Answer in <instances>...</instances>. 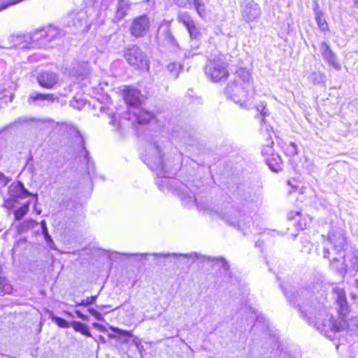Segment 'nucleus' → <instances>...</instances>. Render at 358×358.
I'll use <instances>...</instances> for the list:
<instances>
[{
	"instance_id": "obj_55",
	"label": "nucleus",
	"mask_w": 358,
	"mask_h": 358,
	"mask_svg": "<svg viewBox=\"0 0 358 358\" xmlns=\"http://www.w3.org/2000/svg\"><path fill=\"white\" fill-rule=\"evenodd\" d=\"M294 217V213H293L292 212H291V213H289L288 214V218H289V220H292V219H293Z\"/></svg>"
},
{
	"instance_id": "obj_42",
	"label": "nucleus",
	"mask_w": 358,
	"mask_h": 358,
	"mask_svg": "<svg viewBox=\"0 0 358 358\" xmlns=\"http://www.w3.org/2000/svg\"><path fill=\"white\" fill-rule=\"evenodd\" d=\"M256 108L257 111L260 113V114L263 117L268 116L269 115V112L268 108H266V102H260L257 106Z\"/></svg>"
},
{
	"instance_id": "obj_3",
	"label": "nucleus",
	"mask_w": 358,
	"mask_h": 358,
	"mask_svg": "<svg viewBox=\"0 0 358 358\" xmlns=\"http://www.w3.org/2000/svg\"><path fill=\"white\" fill-rule=\"evenodd\" d=\"M57 29L49 27L47 30L41 29L31 34L10 35L8 37V43L5 48H17L19 49H31L46 48L48 42L59 36Z\"/></svg>"
},
{
	"instance_id": "obj_17",
	"label": "nucleus",
	"mask_w": 358,
	"mask_h": 358,
	"mask_svg": "<svg viewBox=\"0 0 358 358\" xmlns=\"http://www.w3.org/2000/svg\"><path fill=\"white\" fill-rule=\"evenodd\" d=\"M320 51L324 60L327 62L329 65L332 66L336 69H339V64L337 62L336 55L330 48V46L326 41H323L320 47Z\"/></svg>"
},
{
	"instance_id": "obj_27",
	"label": "nucleus",
	"mask_w": 358,
	"mask_h": 358,
	"mask_svg": "<svg viewBox=\"0 0 358 358\" xmlns=\"http://www.w3.org/2000/svg\"><path fill=\"white\" fill-rule=\"evenodd\" d=\"M71 326L75 331L81 333L83 335L92 337V334L89 330V328L85 324L78 321H72L71 322Z\"/></svg>"
},
{
	"instance_id": "obj_43",
	"label": "nucleus",
	"mask_w": 358,
	"mask_h": 358,
	"mask_svg": "<svg viewBox=\"0 0 358 358\" xmlns=\"http://www.w3.org/2000/svg\"><path fill=\"white\" fill-rule=\"evenodd\" d=\"M96 298H97V295L91 296L90 297H87L86 299L82 300L80 302V305H82L83 306H89L90 305H92L95 303Z\"/></svg>"
},
{
	"instance_id": "obj_16",
	"label": "nucleus",
	"mask_w": 358,
	"mask_h": 358,
	"mask_svg": "<svg viewBox=\"0 0 358 358\" xmlns=\"http://www.w3.org/2000/svg\"><path fill=\"white\" fill-rule=\"evenodd\" d=\"M125 102L132 106H138L141 103L142 95L141 92L136 88L127 87L123 92Z\"/></svg>"
},
{
	"instance_id": "obj_57",
	"label": "nucleus",
	"mask_w": 358,
	"mask_h": 358,
	"mask_svg": "<svg viewBox=\"0 0 358 358\" xmlns=\"http://www.w3.org/2000/svg\"><path fill=\"white\" fill-rule=\"evenodd\" d=\"M354 3H355V5L356 6V7L358 8V0H355Z\"/></svg>"
},
{
	"instance_id": "obj_10",
	"label": "nucleus",
	"mask_w": 358,
	"mask_h": 358,
	"mask_svg": "<svg viewBox=\"0 0 358 358\" xmlns=\"http://www.w3.org/2000/svg\"><path fill=\"white\" fill-rule=\"evenodd\" d=\"M76 150L80 156H83L86 161L88 174L91 176L94 173V162L90 157V153L85 146L83 136L78 131L75 139Z\"/></svg>"
},
{
	"instance_id": "obj_6",
	"label": "nucleus",
	"mask_w": 358,
	"mask_h": 358,
	"mask_svg": "<svg viewBox=\"0 0 358 358\" xmlns=\"http://www.w3.org/2000/svg\"><path fill=\"white\" fill-rule=\"evenodd\" d=\"M124 58L133 67L140 70L148 71L150 61L148 55L137 45H131L124 50Z\"/></svg>"
},
{
	"instance_id": "obj_12",
	"label": "nucleus",
	"mask_w": 358,
	"mask_h": 358,
	"mask_svg": "<svg viewBox=\"0 0 358 358\" xmlns=\"http://www.w3.org/2000/svg\"><path fill=\"white\" fill-rule=\"evenodd\" d=\"M130 255L135 256V257H136L138 258H141V259H142L143 257H147L148 255H152L155 257H163V258L173 257L178 259H182V261H184V263L185 264H188V261L189 260V259H199V258H202V259H206L204 256H202V255L200 256L196 252H192V253L186 254V255L178 254V253H171H171H168V254H164V253H153V254L137 253V254H131Z\"/></svg>"
},
{
	"instance_id": "obj_54",
	"label": "nucleus",
	"mask_w": 358,
	"mask_h": 358,
	"mask_svg": "<svg viewBox=\"0 0 358 358\" xmlns=\"http://www.w3.org/2000/svg\"><path fill=\"white\" fill-rule=\"evenodd\" d=\"M98 308H99L100 310H103L104 308H109L110 307L109 305H101V306H97Z\"/></svg>"
},
{
	"instance_id": "obj_25",
	"label": "nucleus",
	"mask_w": 358,
	"mask_h": 358,
	"mask_svg": "<svg viewBox=\"0 0 358 358\" xmlns=\"http://www.w3.org/2000/svg\"><path fill=\"white\" fill-rule=\"evenodd\" d=\"M313 12L315 15V18L316 22L322 31H326L328 29L327 22L324 17L323 12L320 9L319 4L315 3V5L313 8Z\"/></svg>"
},
{
	"instance_id": "obj_59",
	"label": "nucleus",
	"mask_w": 358,
	"mask_h": 358,
	"mask_svg": "<svg viewBox=\"0 0 358 358\" xmlns=\"http://www.w3.org/2000/svg\"><path fill=\"white\" fill-rule=\"evenodd\" d=\"M80 306V303H78V302H76V307H77V306Z\"/></svg>"
},
{
	"instance_id": "obj_28",
	"label": "nucleus",
	"mask_w": 358,
	"mask_h": 358,
	"mask_svg": "<svg viewBox=\"0 0 358 358\" xmlns=\"http://www.w3.org/2000/svg\"><path fill=\"white\" fill-rule=\"evenodd\" d=\"M236 75L245 84H250L252 80L251 73L246 68H240L236 71Z\"/></svg>"
},
{
	"instance_id": "obj_8",
	"label": "nucleus",
	"mask_w": 358,
	"mask_h": 358,
	"mask_svg": "<svg viewBox=\"0 0 358 358\" xmlns=\"http://www.w3.org/2000/svg\"><path fill=\"white\" fill-rule=\"evenodd\" d=\"M155 38L160 46L168 47L173 51L180 49L179 44L171 32L170 24L166 21L159 25Z\"/></svg>"
},
{
	"instance_id": "obj_11",
	"label": "nucleus",
	"mask_w": 358,
	"mask_h": 358,
	"mask_svg": "<svg viewBox=\"0 0 358 358\" xmlns=\"http://www.w3.org/2000/svg\"><path fill=\"white\" fill-rule=\"evenodd\" d=\"M241 14L243 20L248 23L257 22L262 15V10L257 3L251 1L243 7Z\"/></svg>"
},
{
	"instance_id": "obj_45",
	"label": "nucleus",
	"mask_w": 358,
	"mask_h": 358,
	"mask_svg": "<svg viewBox=\"0 0 358 358\" xmlns=\"http://www.w3.org/2000/svg\"><path fill=\"white\" fill-rule=\"evenodd\" d=\"M47 245L52 249H55L54 241L48 231L43 234Z\"/></svg>"
},
{
	"instance_id": "obj_29",
	"label": "nucleus",
	"mask_w": 358,
	"mask_h": 358,
	"mask_svg": "<svg viewBox=\"0 0 358 358\" xmlns=\"http://www.w3.org/2000/svg\"><path fill=\"white\" fill-rule=\"evenodd\" d=\"M177 19L180 23L184 24L186 29L194 24V20L187 12H182L178 13Z\"/></svg>"
},
{
	"instance_id": "obj_41",
	"label": "nucleus",
	"mask_w": 358,
	"mask_h": 358,
	"mask_svg": "<svg viewBox=\"0 0 358 358\" xmlns=\"http://www.w3.org/2000/svg\"><path fill=\"white\" fill-rule=\"evenodd\" d=\"M273 144V141L269 142L266 145H265L262 150V154L266 157H269L275 154L273 152V149L272 145Z\"/></svg>"
},
{
	"instance_id": "obj_19",
	"label": "nucleus",
	"mask_w": 358,
	"mask_h": 358,
	"mask_svg": "<svg viewBox=\"0 0 358 358\" xmlns=\"http://www.w3.org/2000/svg\"><path fill=\"white\" fill-rule=\"evenodd\" d=\"M38 84L45 88L52 87L58 80L57 75L51 71H44L37 77Z\"/></svg>"
},
{
	"instance_id": "obj_44",
	"label": "nucleus",
	"mask_w": 358,
	"mask_h": 358,
	"mask_svg": "<svg viewBox=\"0 0 358 358\" xmlns=\"http://www.w3.org/2000/svg\"><path fill=\"white\" fill-rule=\"evenodd\" d=\"M87 311L92 315L94 317V318L98 320V321H100V322H102L103 321V317L102 316V315L97 310H96L95 309L92 308H89L87 309Z\"/></svg>"
},
{
	"instance_id": "obj_34",
	"label": "nucleus",
	"mask_w": 358,
	"mask_h": 358,
	"mask_svg": "<svg viewBox=\"0 0 358 358\" xmlns=\"http://www.w3.org/2000/svg\"><path fill=\"white\" fill-rule=\"evenodd\" d=\"M166 69L170 74L176 79L178 76L182 66L178 62H173L168 64Z\"/></svg>"
},
{
	"instance_id": "obj_23",
	"label": "nucleus",
	"mask_w": 358,
	"mask_h": 358,
	"mask_svg": "<svg viewBox=\"0 0 358 358\" xmlns=\"http://www.w3.org/2000/svg\"><path fill=\"white\" fill-rule=\"evenodd\" d=\"M343 330L345 329L351 335L358 336V314L352 316L348 320H343Z\"/></svg>"
},
{
	"instance_id": "obj_7",
	"label": "nucleus",
	"mask_w": 358,
	"mask_h": 358,
	"mask_svg": "<svg viewBox=\"0 0 358 358\" xmlns=\"http://www.w3.org/2000/svg\"><path fill=\"white\" fill-rule=\"evenodd\" d=\"M205 72L214 82L225 80L229 76L226 63L220 57L210 59L205 67Z\"/></svg>"
},
{
	"instance_id": "obj_14",
	"label": "nucleus",
	"mask_w": 358,
	"mask_h": 358,
	"mask_svg": "<svg viewBox=\"0 0 358 358\" xmlns=\"http://www.w3.org/2000/svg\"><path fill=\"white\" fill-rule=\"evenodd\" d=\"M225 93L236 103L245 101V98L247 96V92L237 81L228 84L225 88Z\"/></svg>"
},
{
	"instance_id": "obj_9",
	"label": "nucleus",
	"mask_w": 358,
	"mask_h": 358,
	"mask_svg": "<svg viewBox=\"0 0 358 358\" xmlns=\"http://www.w3.org/2000/svg\"><path fill=\"white\" fill-rule=\"evenodd\" d=\"M150 26V20L146 15L135 17L129 27L131 35L136 38H143L148 34Z\"/></svg>"
},
{
	"instance_id": "obj_53",
	"label": "nucleus",
	"mask_w": 358,
	"mask_h": 358,
	"mask_svg": "<svg viewBox=\"0 0 358 358\" xmlns=\"http://www.w3.org/2000/svg\"><path fill=\"white\" fill-rule=\"evenodd\" d=\"M141 339L138 338V337H136V336H134L132 337V343L137 347L138 348L139 345L141 344Z\"/></svg>"
},
{
	"instance_id": "obj_24",
	"label": "nucleus",
	"mask_w": 358,
	"mask_h": 358,
	"mask_svg": "<svg viewBox=\"0 0 358 358\" xmlns=\"http://www.w3.org/2000/svg\"><path fill=\"white\" fill-rule=\"evenodd\" d=\"M187 31L189 34V37L191 39V47L193 49H197L200 44V40L201 37V34L199 31V29L196 27L195 24H193L192 26L188 27Z\"/></svg>"
},
{
	"instance_id": "obj_35",
	"label": "nucleus",
	"mask_w": 358,
	"mask_h": 358,
	"mask_svg": "<svg viewBox=\"0 0 358 358\" xmlns=\"http://www.w3.org/2000/svg\"><path fill=\"white\" fill-rule=\"evenodd\" d=\"M284 152L287 156H294L298 153V148L295 143L289 142L284 145Z\"/></svg>"
},
{
	"instance_id": "obj_32",
	"label": "nucleus",
	"mask_w": 358,
	"mask_h": 358,
	"mask_svg": "<svg viewBox=\"0 0 358 358\" xmlns=\"http://www.w3.org/2000/svg\"><path fill=\"white\" fill-rule=\"evenodd\" d=\"M29 209V202L22 205L20 208L16 209L14 212L15 220H20L28 213Z\"/></svg>"
},
{
	"instance_id": "obj_4",
	"label": "nucleus",
	"mask_w": 358,
	"mask_h": 358,
	"mask_svg": "<svg viewBox=\"0 0 358 358\" xmlns=\"http://www.w3.org/2000/svg\"><path fill=\"white\" fill-rule=\"evenodd\" d=\"M324 258L328 259L331 266L342 276L355 275L358 271V250H352L342 257L333 256L329 248L323 250Z\"/></svg>"
},
{
	"instance_id": "obj_58",
	"label": "nucleus",
	"mask_w": 358,
	"mask_h": 358,
	"mask_svg": "<svg viewBox=\"0 0 358 358\" xmlns=\"http://www.w3.org/2000/svg\"><path fill=\"white\" fill-rule=\"evenodd\" d=\"M255 245H256V246H259V245H260L259 242V241H257V242L255 243Z\"/></svg>"
},
{
	"instance_id": "obj_13",
	"label": "nucleus",
	"mask_w": 358,
	"mask_h": 358,
	"mask_svg": "<svg viewBox=\"0 0 358 358\" xmlns=\"http://www.w3.org/2000/svg\"><path fill=\"white\" fill-rule=\"evenodd\" d=\"M334 299L337 305L338 313L342 317H345L350 312V307L347 302L345 291L343 289L335 287L332 289Z\"/></svg>"
},
{
	"instance_id": "obj_48",
	"label": "nucleus",
	"mask_w": 358,
	"mask_h": 358,
	"mask_svg": "<svg viewBox=\"0 0 358 358\" xmlns=\"http://www.w3.org/2000/svg\"><path fill=\"white\" fill-rule=\"evenodd\" d=\"M71 106L74 108L81 110L84 107L85 103L83 101H78L74 97L73 100L71 101Z\"/></svg>"
},
{
	"instance_id": "obj_18",
	"label": "nucleus",
	"mask_w": 358,
	"mask_h": 358,
	"mask_svg": "<svg viewBox=\"0 0 358 358\" xmlns=\"http://www.w3.org/2000/svg\"><path fill=\"white\" fill-rule=\"evenodd\" d=\"M221 216L222 220L231 226L237 227L239 229H243L246 227V223L240 219L241 217V213L235 209L232 210L229 215L223 214Z\"/></svg>"
},
{
	"instance_id": "obj_39",
	"label": "nucleus",
	"mask_w": 358,
	"mask_h": 358,
	"mask_svg": "<svg viewBox=\"0 0 358 358\" xmlns=\"http://www.w3.org/2000/svg\"><path fill=\"white\" fill-rule=\"evenodd\" d=\"M308 80L314 85L320 84L322 82L323 76L320 72H313L308 76Z\"/></svg>"
},
{
	"instance_id": "obj_50",
	"label": "nucleus",
	"mask_w": 358,
	"mask_h": 358,
	"mask_svg": "<svg viewBox=\"0 0 358 358\" xmlns=\"http://www.w3.org/2000/svg\"><path fill=\"white\" fill-rule=\"evenodd\" d=\"M77 316L83 321H88L89 317L86 315L83 314L80 310L75 311Z\"/></svg>"
},
{
	"instance_id": "obj_30",
	"label": "nucleus",
	"mask_w": 358,
	"mask_h": 358,
	"mask_svg": "<svg viewBox=\"0 0 358 358\" xmlns=\"http://www.w3.org/2000/svg\"><path fill=\"white\" fill-rule=\"evenodd\" d=\"M77 64V67L76 68L75 66H73V73H74L75 76H85V75H87L89 72V64L87 62H81V63H78L76 64Z\"/></svg>"
},
{
	"instance_id": "obj_36",
	"label": "nucleus",
	"mask_w": 358,
	"mask_h": 358,
	"mask_svg": "<svg viewBox=\"0 0 358 358\" xmlns=\"http://www.w3.org/2000/svg\"><path fill=\"white\" fill-rule=\"evenodd\" d=\"M192 3L197 13L201 17H205L206 15V6L201 0H192Z\"/></svg>"
},
{
	"instance_id": "obj_22",
	"label": "nucleus",
	"mask_w": 358,
	"mask_h": 358,
	"mask_svg": "<svg viewBox=\"0 0 358 358\" xmlns=\"http://www.w3.org/2000/svg\"><path fill=\"white\" fill-rule=\"evenodd\" d=\"M110 329L116 334H110V338L117 339L120 341L122 343H127L129 342V339L134 337V335L131 331L123 330L118 327H110Z\"/></svg>"
},
{
	"instance_id": "obj_51",
	"label": "nucleus",
	"mask_w": 358,
	"mask_h": 358,
	"mask_svg": "<svg viewBox=\"0 0 358 358\" xmlns=\"http://www.w3.org/2000/svg\"><path fill=\"white\" fill-rule=\"evenodd\" d=\"M145 117H144L143 119L141 118V117H139L138 119V122L142 124V123H145V122H148V121L150 120L151 117H152V115L150 114V113H146L145 114Z\"/></svg>"
},
{
	"instance_id": "obj_47",
	"label": "nucleus",
	"mask_w": 358,
	"mask_h": 358,
	"mask_svg": "<svg viewBox=\"0 0 358 358\" xmlns=\"http://www.w3.org/2000/svg\"><path fill=\"white\" fill-rule=\"evenodd\" d=\"M10 181V179L0 171V189L6 187Z\"/></svg>"
},
{
	"instance_id": "obj_1",
	"label": "nucleus",
	"mask_w": 358,
	"mask_h": 358,
	"mask_svg": "<svg viewBox=\"0 0 358 358\" xmlns=\"http://www.w3.org/2000/svg\"><path fill=\"white\" fill-rule=\"evenodd\" d=\"M283 292L287 300L299 308L301 316L329 339L334 340L343 330V319L335 320L310 289L301 288L294 292L283 289Z\"/></svg>"
},
{
	"instance_id": "obj_5",
	"label": "nucleus",
	"mask_w": 358,
	"mask_h": 358,
	"mask_svg": "<svg viewBox=\"0 0 358 358\" xmlns=\"http://www.w3.org/2000/svg\"><path fill=\"white\" fill-rule=\"evenodd\" d=\"M329 251L333 256L342 257L348 248V240L345 231L341 227L332 226L327 234Z\"/></svg>"
},
{
	"instance_id": "obj_38",
	"label": "nucleus",
	"mask_w": 358,
	"mask_h": 358,
	"mask_svg": "<svg viewBox=\"0 0 358 358\" xmlns=\"http://www.w3.org/2000/svg\"><path fill=\"white\" fill-rule=\"evenodd\" d=\"M38 122V120L34 117L22 116L18 117L15 121V124H32Z\"/></svg>"
},
{
	"instance_id": "obj_49",
	"label": "nucleus",
	"mask_w": 358,
	"mask_h": 358,
	"mask_svg": "<svg viewBox=\"0 0 358 358\" xmlns=\"http://www.w3.org/2000/svg\"><path fill=\"white\" fill-rule=\"evenodd\" d=\"M15 199L10 197L8 199H5L3 206L7 208H12L15 204Z\"/></svg>"
},
{
	"instance_id": "obj_20",
	"label": "nucleus",
	"mask_w": 358,
	"mask_h": 358,
	"mask_svg": "<svg viewBox=\"0 0 358 358\" xmlns=\"http://www.w3.org/2000/svg\"><path fill=\"white\" fill-rule=\"evenodd\" d=\"M54 101L52 94H41L37 92H32L29 94L28 97V103L29 104H36L37 106H45V102L52 103Z\"/></svg>"
},
{
	"instance_id": "obj_37",
	"label": "nucleus",
	"mask_w": 358,
	"mask_h": 358,
	"mask_svg": "<svg viewBox=\"0 0 358 358\" xmlns=\"http://www.w3.org/2000/svg\"><path fill=\"white\" fill-rule=\"evenodd\" d=\"M212 260L215 262L216 265L223 268L225 275L230 276L229 265L224 258H213Z\"/></svg>"
},
{
	"instance_id": "obj_46",
	"label": "nucleus",
	"mask_w": 358,
	"mask_h": 358,
	"mask_svg": "<svg viewBox=\"0 0 358 358\" xmlns=\"http://www.w3.org/2000/svg\"><path fill=\"white\" fill-rule=\"evenodd\" d=\"M176 5L182 8H191L192 1L190 0H174Z\"/></svg>"
},
{
	"instance_id": "obj_56",
	"label": "nucleus",
	"mask_w": 358,
	"mask_h": 358,
	"mask_svg": "<svg viewBox=\"0 0 358 358\" xmlns=\"http://www.w3.org/2000/svg\"><path fill=\"white\" fill-rule=\"evenodd\" d=\"M355 286L358 289V279L355 280Z\"/></svg>"
},
{
	"instance_id": "obj_33",
	"label": "nucleus",
	"mask_w": 358,
	"mask_h": 358,
	"mask_svg": "<svg viewBox=\"0 0 358 358\" xmlns=\"http://www.w3.org/2000/svg\"><path fill=\"white\" fill-rule=\"evenodd\" d=\"M38 224L37 222L34 220H27L22 222L18 227V231L20 232H25L28 230L33 229L35 226Z\"/></svg>"
},
{
	"instance_id": "obj_52",
	"label": "nucleus",
	"mask_w": 358,
	"mask_h": 358,
	"mask_svg": "<svg viewBox=\"0 0 358 358\" xmlns=\"http://www.w3.org/2000/svg\"><path fill=\"white\" fill-rule=\"evenodd\" d=\"M40 224H41V230H42V234L48 231V227H47V225H46V222H45V220H42Z\"/></svg>"
},
{
	"instance_id": "obj_31",
	"label": "nucleus",
	"mask_w": 358,
	"mask_h": 358,
	"mask_svg": "<svg viewBox=\"0 0 358 358\" xmlns=\"http://www.w3.org/2000/svg\"><path fill=\"white\" fill-rule=\"evenodd\" d=\"M128 8L127 4L123 0L119 1L117 6L115 17L118 20H122L126 15Z\"/></svg>"
},
{
	"instance_id": "obj_15",
	"label": "nucleus",
	"mask_w": 358,
	"mask_h": 358,
	"mask_svg": "<svg viewBox=\"0 0 358 358\" xmlns=\"http://www.w3.org/2000/svg\"><path fill=\"white\" fill-rule=\"evenodd\" d=\"M8 192L10 196L14 199H24L32 195L20 181L10 184L8 187Z\"/></svg>"
},
{
	"instance_id": "obj_2",
	"label": "nucleus",
	"mask_w": 358,
	"mask_h": 358,
	"mask_svg": "<svg viewBox=\"0 0 358 358\" xmlns=\"http://www.w3.org/2000/svg\"><path fill=\"white\" fill-rule=\"evenodd\" d=\"M142 160L153 171H155L160 180H157L159 189L163 190V186L176 184V180L169 179L171 175V170L163 159L162 150L160 146L156 142L148 143L145 149V152L142 153Z\"/></svg>"
},
{
	"instance_id": "obj_40",
	"label": "nucleus",
	"mask_w": 358,
	"mask_h": 358,
	"mask_svg": "<svg viewBox=\"0 0 358 358\" xmlns=\"http://www.w3.org/2000/svg\"><path fill=\"white\" fill-rule=\"evenodd\" d=\"M52 320L61 328H69L71 326L67 320L57 316H53Z\"/></svg>"
},
{
	"instance_id": "obj_26",
	"label": "nucleus",
	"mask_w": 358,
	"mask_h": 358,
	"mask_svg": "<svg viewBox=\"0 0 358 358\" xmlns=\"http://www.w3.org/2000/svg\"><path fill=\"white\" fill-rule=\"evenodd\" d=\"M266 162L270 169L274 172L282 169V160L278 154H273L272 156L266 157Z\"/></svg>"
},
{
	"instance_id": "obj_21",
	"label": "nucleus",
	"mask_w": 358,
	"mask_h": 358,
	"mask_svg": "<svg viewBox=\"0 0 358 358\" xmlns=\"http://www.w3.org/2000/svg\"><path fill=\"white\" fill-rule=\"evenodd\" d=\"M178 191L181 199L185 201L187 203H195L196 201L194 189H190L187 185L181 183Z\"/></svg>"
},
{
	"instance_id": "obj_60",
	"label": "nucleus",
	"mask_w": 358,
	"mask_h": 358,
	"mask_svg": "<svg viewBox=\"0 0 358 358\" xmlns=\"http://www.w3.org/2000/svg\"><path fill=\"white\" fill-rule=\"evenodd\" d=\"M300 214H301V213H300V212H299V211L295 213V215H299Z\"/></svg>"
}]
</instances>
